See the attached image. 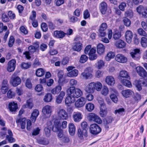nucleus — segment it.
<instances>
[{
	"label": "nucleus",
	"mask_w": 147,
	"mask_h": 147,
	"mask_svg": "<svg viewBox=\"0 0 147 147\" xmlns=\"http://www.w3.org/2000/svg\"><path fill=\"white\" fill-rule=\"evenodd\" d=\"M69 131L70 135H74L76 131V128L74 124L72 123H69Z\"/></svg>",
	"instance_id": "obj_41"
},
{
	"label": "nucleus",
	"mask_w": 147,
	"mask_h": 147,
	"mask_svg": "<svg viewBox=\"0 0 147 147\" xmlns=\"http://www.w3.org/2000/svg\"><path fill=\"white\" fill-rule=\"evenodd\" d=\"M74 40L75 42L74 45L73 47V49L77 52L80 51L82 48V38L80 36H76Z\"/></svg>",
	"instance_id": "obj_7"
},
{
	"label": "nucleus",
	"mask_w": 147,
	"mask_h": 147,
	"mask_svg": "<svg viewBox=\"0 0 147 147\" xmlns=\"http://www.w3.org/2000/svg\"><path fill=\"white\" fill-rule=\"evenodd\" d=\"M30 64L28 63L22 62L21 65V67L22 69H26L30 67Z\"/></svg>",
	"instance_id": "obj_62"
},
{
	"label": "nucleus",
	"mask_w": 147,
	"mask_h": 147,
	"mask_svg": "<svg viewBox=\"0 0 147 147\" xmlns=\"http://www.w3.org/2000/svg\"><path fill=\"white\" fill-rule=\"evenodd\" d=\"M26 86L30 89L32 88V85L31 83V79L30 78L27 79L25 83Z\"/></svg>",
	"instance_id": "obj_52"
},
{
	"label": "nucleus",
	"mask_w": 147,
	"mask_h": 147,
	"mask_svg": "<svg viewBox=\"0 0 147 147\" xmlns=\"http://www.w3.org/2000/svg\"><path fill=\"white\" fill-rule=\"evenodd\" d=\"M108 27L106 23L103 22L99 26L98 29V36L100 37H105L106 35V30Z\"/></svg>",
	"instance_id": "obj_13"
},
{
	"label": "nucleus",
	"mask_w": 147,
	"mask_h": 147,
	"mask_svg": "<svg viewBox=\"0 0 147 147\" xmlns=\"http://www.w3.org/2000/svg\"><path fill=\"white\" fill-rule=\"evenodd\" d=\"M115 60L121 63H125L127 61V59L124 55L121 54H118L115 57Z\"/></svg>",
	"instance_id": "obj_22"
},
{
	"label": "nucleus",
	"mask_w": 147,
	"mask_h": 147,
	"mask_svg": "<svg viewBox=\"0 0 147 147\" xmlns=\"http://www.w3.org/2000/svg\"><path fill=\"white\" fill-rule=\"evenodd\" d=\"M85 108L87 111L91 112L94 109V105L93 104L89 102L86 104Z\"/></svg>",
	"instance_id": "obj_44"
},
{
	"label": "nucleus",
	"mask_w": 147,
	"mask_h": 147,
	"mask_svg": "<svg viewBox=\"0 0 147 147\" xmlns=\"http://www.w3.org/2000/svg\"><path fill=\"white\" fill-rule=\"evenodd\" d=\"M102 87V84L99 82H91L86 87L85 90L88 93L92 94L95 90L98 91H100Z\"/></svg>",
	"instance_id": "obj_1"
},
{
	"label": "nucleus",
	"mask_w": 147,
	"mask_h": 147,
	"mask_svg": "<svg viewBox=\"0 0 147 147\" xmlns=\"http://www.w3.org/2000/svg\"><path fill=\"white\" fill-rule=\"evenodd\" d=\"M62 83H59V84L56 86L55 87L53 88L51 90V93L55 95L59 94L61 92L62 90Z\"/></svg>",
	"instance_id": "obj_25"
},
{
	"label": "nucleus",
	"mask_w": 147,
	"mask_h": 147,
	"mask_svg": "<svg viewBox=\"0 0 147 147\" xmlns=\"http://www.w3.org/2000/svg\"><path fill=\"white\" fill-rule=\"evenodd\" d=\"M88 59V57L85 55H81L80 62L81 63H84L87 61Z\"/></svg>",
	"instance_id": "obj_53"
},
{
	"label": "nucleus",
	"mask_w": 147,
	"mask_h": 147,
	"mask_svg": "<svg viewBox=\"0 0 147 147\" xmlns=\"http://www.w3.org/2000/svg\"><path fill=\"white\" fill-rule=\"evenodd\" d=\"M21 82L20 78L16 74H13L10 80V83L14 87H16L20 84Z\"/></svg>",
	"instance_id": "obj_9"
},
{
	"label": "nucleus",
	"mask_w": 147,
	"mask_h": 147,
	"mask_svg": "<svg viewBox=\"0 0 147 147\" xmlns=\"http://www.w3.org/2000/svg\"><path fill=\"white\" fill-rule=\"evenodd\" d=\"M45 73V69L42 68H39L36 71L35 74L38 77H41L44 75Z\"/></svg>",
	"instance_id": "obj_40"
},
{
	"label": "nucleus",
	"mask_w": 147,
	"mask_h": 147,
	"mask_svg": "<svg viewBox=\"0 0 147 147\" xmlns=\"http://www.w3.org/2000/svg\"><path fill=\"white\" fill-rule=\"evenodd\" d=\"M101 128L99 125L96 123L91 124L89 127L90 133L94 135H96L99 134L101 131Z\"/></svg>",
	"instance_id": "obj_8"
},
{
	"label": "nucleus",
	"mask_w": 147,
	"mask_h": 147,
	"mask_svg": "<svg viewBox=\"0 0 147 147\" xmlns=\"http://www.w3.org/2000/svg\"><path fill=\"white\" fill-rule=\"evenodd\" d=\"M136 87L139 91L142 89V86L147 87V81L145 80H136L135 81Z\"/></svg>",
	"instance_id": "obj_21"
},
{
	"label": "nucleus",
	"mask_w": 147,
	"mask_h": 147,
	"mask_svg": "<svg viewBox=\"0 0 147 147\" xmlns=\"http://www.w3.org/2000/svg\"><path fill=\"white\" fill-rule=\"evenodd\" d=\"M86 100L84 97H81L79 99L75 101V106L76 108L82 107L84 106L86 102Z\"/></svg>",
	"instance_id": "obj_18"
},
{
	"label": "nucleus",
	"mask_w": 147,
	"mask_h": 147,
	"mask_svg": "<svg viewBox=\"0 0 147 147\" xmlns=\"http://www.w3.org/2000/svg\"><path fill=\"white\" fill-rule=\"evenodd\" d=\"M141 99V96L138 93H136L132 96L130 100V103L132 105L137 104Z\"/></svg>",
	"instance_id": "obj_17"
},
{
	"label": "nucleus",
	"mask_w": 147,
	"mask_h": 147,
	"mask_svg": "<svg viewBox=\"0 0 147 147\" xmlns=\"http://www.w3.org/2000/svg\"><path fill=\"white\" fill-rule=\"evenodd\" d=\"M81 76L83 78L86 80L91 78L92 76V74L89 72H82L81 74Z\"/></svg>",
	"instance_id": "obj_45"
},
{
	"label": "nucleus",
	"mask_w": 147,
	"mask_h": 147,
	"mask_svg": "<svg viewBox=\"0 0 147 147\" xmlns=\"http://www.w3.org/2000/svg\"><path fill=\"white\" fill-rule=\"evenodd\" d=\"M88 117L89 120L93 121L99 124L102 123V120L97 115L93 113L88 114Z\"/></svg>",
	"instance_id": "obj_11"
},
{
	"label": "nucleus",
	"mask_w": 147,
	"mask_h": 147,
	"mask_svg": "<svg viewBox=\"0 0 147 147\" xmlns=\"http://www.w3.org/2000/svg\"><path fill=\"white\" fill-rule=\"evenodd\" d=\"M1 18L2 21L4 22H7L9 21L8 16L5 13H3L1 15Z\"/></svg>",
	"instance_id": "obj_51"
},
{
	"label": "nucleus",
	"mask_w": 147,
	"mask_h": 147,
	"mask_svg": "<svg viewBox=\"0 0 147 147\" xmlns=\"http://www.w3.org/2000/svg\"><path fill=\"white\" fill-rule=\"evenodd\" d=\"M78 71L76 69H74L69 72L67 74V76L70 77L77 76L78 74Z\"/></svg>",
	"instance_id": "obj_46"
},
{
	"label": "nucleus",
	"mask_w": 147,
	"mask_h": 147,
	"mask_svg": "<svg viewBox=\"0 0 147 147\" xmlns=\"http://www.w3.org/2000/svg\"><path fill=\"white\" fill-rule=\"evenodd\" d=\"M54 126L53 128V130L54 127L56 129L55 130H59L61 129V124L59 121H58L57 120H55L54 123Z\"/></svg>",
	"instance_id": "obj_47"
},
{
	"label": "nucleus",
	"mask_w": 147,
	"mask_h": 147,
	"mask_svg": "<svg viewBox=\"0 0 147 147\" xmlns=\"http://www.w3.org/2000/svg\"><path fill=\"white\" fill-rule=\"evenodd\" d=\"M8 108L10 112L13 114H15L18 109V105L17 102L15 101L10 102L8 105Z\"/></svg>",
	"instance_id": "obj_16"
},
{
	"label": "nucleus",
	"mask_w": 147,
	"mask_h": 147,
	"mask_svg": "<svg viewBox=\"0 0 147 147\" xmlns=\"http://www.w3.org/2000/svg\"><path fill=\"white\" fill-rule=\"evenodd\" d=\"M58 115L59 118L63 120L67 119L68 118L67 113L63 109H60L58 113Z\"/></svg>",
	"instance_id": "obj_27"
},
{
	"label": "nucleus",
	"mask_w": 147,
	"mask_h": 147,
	"mask_svg": "<svg viewBox=\"0 0 147 147\" xmlns=\"http://www.w3.org/2000/svg\"><path fill=\"white\" fill-rule=\"evenodd\" d=\"M96 50L95 48L92 47L91 45H87L84 50V53L86 55L88 54L89 59L92 61L96 59L97 57V55L96 54Z\"/></svg>",
	"instance_id": "obj_3"
},
{
	"label": "nucleus",
	"mask_w": 147,
	"mask_h": 147,
	"mask_svg": "<svg viewBox=\"0 0 147 147\" xmlns=\"http://www.w3.org/2000/svg\"><path fill=\"white\" fill-rule=\"evenodd\" d=\"M130 54L132 58L136 60H138L140 57V55L137 53H135L134 52H131Z\"/></svg>",
	"instance_id": "obj_58"
},
{
	"label": "nucleus",
	"mask_w": 147,
	"mask_h": 147,
	"mask_svg": "<svg viewBox=\"0 0 147 147\" xmlns=\"http://www.w3.org/2000/svg\"><path fill=\"white\" fill-rule=\"evenodd\" d=\"M138 33L140 35L147 37V34L142 28H139L137 30Z\"/></svg>",
	"instance_id": "obj_55"
},
{
	"label": "nucleus",
	"mask_w": 147,
	"mask_h": 147,
	"mask_svg": "<svg viewBox=\"0 0 147 147\" xmlns=\"http://www.w3.org/2000/svg\"><path fill=\"white\" fill-rule=\"evenodd\" d=\"M15 41V39L13 36L12 35L10 36L9 37L8 43V46L10 47H12Z\"/></svg>",
	"instance_id": "obj_48"
},
{
	"label": "nucleus",
	"mask_w": 147,
	"mask_h": 147,
	"mask_svg": "<svg viewBox=\"0 0 147 147\" xmlns=\"http://www.w3.org/2000/svg\"><path fill=\"white\" fill-rule=\"evenodd\" d=\"M39 114L38 111L36 109L34 110L31 114L30 119L33 122H35Z\"/></svg>",
	"instance_id": "obj_37"
},
{
	"label": "nucleus",
	"mask_w": 147,
	"mask_h": 147,
	"mask_svg": "<svg viewBox=\"0 0 147 147\" xmlns=\"http://www.w3.org/2000/svg\"><path fill=\"white\" fill-rule=\"evenodd\" d=\"M19 30L21 32L24 34L26 35L28 33V31L26 26H22L20 27Z\"/></svg>",
	"instance_id": "obj_56"
},
{
	"label": "nucleus",
	"mask_w": 147,
	"mask_h": 147,
	"mask_svg": "<svg viewBox=\"0 0 147 147\" xmlns=\"http://www.w3.org/2000/svg\"><path fill=\"white\" fill-rule=\"evenodd\" d=\"M54 35L56 38L62 39L65 36V33L61 30H56L54 31Z\"/></svg>",
	"instance_id": "obj_29"
},
{
	"label": "nucleus",
	"mask_w": 147,
	"mask_h": 147,
	"mask_svg": "<svg viewBox=\"0 0 147 147\" xmlns=\"http://www.w3.org/2000/svg\"><path fill=\"white\" fill-rule=\"evenodd\" d=\"M76 99L71 95L69 94L65 99V104L67 106L69 107L71 104L74 103Z\"/></svg>",
	"instance_id": "obj_28"
},
{
	"label": "nucleus",
	"mask_w": 147,
	"mask_h": 147,
	"mask_svg": "<svg viewBox=\"0 0 147 147\" xmlns=\"http://www.w3.org/2000/svg\"><path fill=\"white\" fill-rule=\"evenodd\" d=\"M74 121L76 122H79L82 119L83 115L79 112H74L72 116Z\"/></svg>",
	"instance_id": "obj_26"
},
{
	"label": "nucleus",
	"mask_w": 147,
	"mask_h": 147,
	"mask_svg": "<svg viewBox=\"0 0 147 147\" xmlns=\"http://www.w3.org/2000/svg\"><path fill=\"white\" fill-rule=\"evenodd\" d=\"M136 69L137 73L140 76L143 78L147 77V72L142 67H137Z\"/></svg>",
	"instance_id": "obj_24"
},
{
	"label": "nucleus",
	"mask_w": 147,
	"mask_h": 147,
	"mask_svg": "<svg viewBox=\"0 0 147 147\" xmlns=\"http://www.w3.org/2000/svg\"><path fill=\"white\" fill-rule=\"evenodd\" d=\"M133 92L131 90L129 89L125 90H122L121 93L123 96L126 98L130 97Z\"/></svg>",
	"instance_id": "obj_38"
},
{
	"label": "nucleus",
	"mask_w": 147,
	"mask_h": 147,
	"mask_svg": "<svg viewBox=\"0 0 147 147\" xmlns=\"http://www.w3.org/2000/svg\"><path fill=\"white\" fill-rule=\"evenodd\" d=\"M100 99L101 100L99 99L98 100V102L100 105L99 113L101 117H105L107 114V109L104 100L102 99Z\"/></svg>",
	"instance_id": "obj_6"
},
{
	"label": "nucleus",
	"mask_w": 147,
	"mask_h": 147,
	"mask_svg": "<svg viewBox=\"0 0 147 147\" xmlns=\"http://www.w3.org/2000/svg\"><path fill=\"white\" fill-rule=\"evenodd\" d=\"M81 128H79L78 130L77 134L78 136L82 139L83 138V136L86 137L88 136V125L86 122L83 121L81 123Z\"/></svg>",
	"instance_id": "obj_4"
},
{
	"label": "nucleus",
	"mask_w": 147,
	"mask_h": 147,
	"mask_svg": "<svg viewBox=\"0 0 147 147\" xmlns=\"http://www.w3.org/2000/svg\"><path fill=\"white\" fill-rule=\"evenodd\" d=\"M110 97L112 101L115 103H117L118 102V98L117 96L113 94H111Z\"/></svg>",
	"instance_id": "obj_64"
},
{
	"label": "nucleus",
	"mask_w": 147,
	"mask_h": 147,
	"mask_svg": "<svg viewBox=\"0 0 147 147\" xmlns=\"http://www.w3.org/2000/svg\"><path fill=\"white\" fill-rule=\"evenodd\" d=\"M43 90L42 86L40 84L37 85L35 88V90L36 92H41Z\"/></svg>",
	"instance_id": "obj_61"
},
{
	"label": "nucleus",
	"mask_w": 147,
	"mask_h": 147,
	"mask_svg": "<svg viewBox=\"0 0 147 147\" xmlns=\"http://www.w3.org/2000/svg\"><path fill=\"white\" fill-rule=\"evenodd\" d=\"M126 7V3L125 2H121L119 4L118 7L120 10L123 11L125 10V8Z\"/></svg>",
	"instance_id": "obj_57"
},
{
	"label": "nucleus",
	"mask_w": 147,
	"mask_h": 147,
	"mask_svg": "<svg viewBox=\"0 0 147 147\" xmlns=\"http://www.w3.org/2000/svg\"><path fill=\"white\" fill-rule=\"evenodd\" d=\"M65 95V92L63 91H61L58 95L56 96L55 102L58 104L61 103Z\"/></svg>",
	"instance_id": "obj_31"
},
{
	"label": "nucleus",
	"mask_w": 147,
	"mask_h": 147,
	"mask_svg": "<svg viewBox=\"0 0 147 147\" xmlns=\"http://www.w3.org/2000/svg\"><path fill=\"white\" fill-rule=\"evenodd\" d=\"M120 81L123 85L127 87L131 88L132 86L131 82L127 79H123Z\"/></svg>",
	"instance_id": "obj_42"
},
{
	"label": "nucleus",
	"mask_w": 147,
	"mask_h": 147,
	"mask_svg": "<svg viewBox=\"0 0 147 147\" xmlns=\"http://www.w3.org/2000/svg\"><path fill=\"white\" fill-rule=\"evenodd\" d=\"M16 122L18 125L20 126L21 128L22 129H25L26 123L27 129L28 131H30L31 129L32 123L31 121L29 119H27L25 117H20L16 119Z\"/></svg>",
	"instance_id": "obj_2"
},
{
	"label": "nucleus",
	"mask_w": 147,
	"mask_h": 147,
	"mask_svg": "<svg viewBox=\"0 0 147 147\" xmlns=\"http://www.w3.org/2000/svg\"><path fill=\"white\" fill-rule=\"evenodd\" d=\"M107 5L105 1L101 2L100 4L99 9L101 13L102 14L106 13L107 10Z\"/></svg>",
	"instance_id": "obj_30"
},
{
	"label": "nucleus",
	"mask_w": 147,
	"mask_h": 147,
	"mask_svg": "<svg viewBox=\"0 0 147 147\" xmlns=\"http://www.w3.org/2000/svg\"><path fill=\"white\" fill-rule=\"evenodd\" d=\"M36 13L34 10H32L31 14L30 16L29 19L31 21V24L32 26L34 28H36L38 25V21L36 19Z\"/></svg>",
	"instance_id": "obj_10"
},
{
	"label": "nucleus",
	"mask_w": 147,
	"mask_h": 147,
	"mask_svg": "<svg viewBox=\"0 0 147 147\" xmlns=\"http://www.w3.org/2000/svg\"><path fill=\"white\" fill-rule=\"evenodd\" d=\"M52 99V94L50 93H47L45 95L43 100L45 102H51Z\"/></svg>",
	"instance_id": "obj_43"
},
{
	"label": "nucleus",
	"mask_w": 147,
	"mask_h": 147,
	"mask_svg": "<svg viewBox=\"0 0 147 147\" xmlns=\"http://www.w3.org/2000/svg\"><path fill=\"white\" fill-rule=\"evenodd\" d=\"M7 131L9 135H6V138L10 143L15 142V140L13 137V134L11 131L10 129H8Z\"/></svg>",
	"instance_id": "obj_35"
},
{
	"label": "nucleus",
	"mask_w": 147,
	"mask_h": 147,
	"mask_svg": "<svg viewBox=\"0 0 147 147\" xmlns=\"http://www.w3.org/2000/svg\"><path fill=\"white\" fill-rule=\"evenodd\" d=\"M124 24L127 27L129 26L131 24L130 20L127 18H124L123 20Z\"/></svg>",
	"instance_id": "obj_63"
},
{
	"label": "nucleus",
	"mask_w": 147,
	"mask_h": 147,
	"mask_svg": "<svg viewBox=\"0 0 147 147\" xmlns=\"http://www.w3.org/2000/svg\"><path fill=\"white\" fill-rule=\"evenodd\" d=\"M96 48L97 52L98 55H102L104 53L105 47L102 44L100 43L98 44L96 46Z\"/></svg>",
	"instance_id": "obj_32"
},
{
	"label": "nucleus",
	"mask_w": 147,
	"mask_h": 147,
	"mask_svg": "<svg viewBox=\"0 0 147 147\" xmlns=\"http://www.w3.org/2000/svg\"><path fill=\"white\" fill-rule=\"evenodd\" d=\"M114 120L113 117L111 116H107L104 120V125L105 128L107 130L109 128V125L112 123Z\"/></svg>",
	"instance_id": "obj_20"
},
{
	"label": "nucleus",
	"mask_w": 147,
	"mask_h": 147,
	"mask_svg": "<svg viewBox=\"0 0 147 147\" xmlns=\"http://www.w3.org/2000/svg\"><path fill=\"white\" fill-rule=\"evenodd\" d=\"M43 116L45 118H49L51 114L52 110L51 106L47 105L44 107L42 109Z\"/></svg>",
	"instance_id": "obj_14"
},
{
	"label": "nucleus",
	"mask_w": 147,
	"mask_h": 147,
	"mask_svg": "<svg viewBox=\"0 0 147 147\" xmlns=\"http://www.w3.org/2000/svg\"><path fill=\"white\" fill-rule=\"evenodd\" d=\"M105 81L107 84L110 86H113L115 82L114 78L111 76H107L105 78Z\"/></svg>",
	"instance_id": "obj_33"
},
{
	"label": "nucleus",
	"mask_w": 147,
	"mask_h": 147,
	"mask_svg": "<svg viewBox=\"0 0 147 147\" xmlns=\"http://www.w3.org/2000/svg\"><path fill=\"white\" fill-rule=\"evenodd\" d=\"M90 14L87 9H86L83 12V18L84 19H86L90 18Z\"/></svg>",
	"instance_id": "obj_59"
},
{
	"label": "nucleus",
	"mask_w": 147,
	"mask_h": 147,
	"mask_svg": "<svg viewBox=\"0 0 147 147\" xmlns=\"http://www.w3.org/2000/svg\"><path fill=\"white\" fill-rule=\"evenodd\" d=\"M39 42H35L33 43L32 45H30L28 47V51L31 54H33L36 51H39Z\"/></svg>",
	"instance_id": "obj_15"
},
{
	"label": "nucleus",
	"mask_w": 147,
	"mask_h": 147,
	"mask_svg": "<svg viewBox=\"0 0 147 147\" xmlns=\"http://www.w3.org/2000/svg\"><path fill=\"white\" fill-rule=\"evenodd\" d=\"M109 90L108 88L106 86H104L101 91L102 94L105 96H107L109 93Z\"/></svg>",
	"instance_id": "obj_60"
},
{
	"label": "nucleus",
	"mask_w": 147,
	"mask_h": 147,
	"mask_svg": "<svg viewBox=\"0 0 147 147\" xmlns=\"http://www.w3.org/2000/svg\"><path fill=\"white\" fill-rule=\"evenodd\" d=\"M140 43L142 47L146 48L147 47V38L145 37H142L141 39Z\"/></svg>",
	"instance_id": "obj_49"
},
{
	"label": "nucleus",
	"mask_w": 147,
	"mask_h": 147,
	"mask_svg": "<svg viewBox=\"0 0 147 147\" xmlns=\"http://www.w3.org/2000/svg\"><path fill=\"white\" fill-rule=\"evenodd\" d=\"M16 61L12 59L9 61L7 64V70L9 72L13 71L16 67Z\"/></svg>",
	"instance_id": "obj_19"
},
{
	"label": "nucleus",
	"mask_w": 147,
	"mask_h": 147,
	"mask_svg": "<svg viewBox=\"0 0 147 147\" xmlns=\"http://www.w3.org/2000/svg\"><path fill=\"white\" fill-rule=\"evenodd\" d=\"M115 45L118 48L122 49L125 47L126 43L123 40L119 39L116 42Z\"/></svg>",
	"instance_id": "obj_36"
},
{
	"label": "nucleus",
	"mask_w": 147,
	"mask_h": 147,
	"mask_svg": "<svg viewBox=\"0 0 147 147\" xmlns=\"http://www.w3.org/2000/svg\"><path fill=\"white\" fill-rule=\"evenodd\" d=\"M137 11L140 15H142V17L147 18V7L140 5L136 8Z\"/></svg>",
	"instance_id": "obj_12"
},
{
	"label": "nucleus",
	"mask_w": 147,
	"mask_h": 147,
	"mask_svg": "<svg viewBox=\"0 0 147 147\" xmlns=\"http://www.w3.org/2000/svg\"><path fill=\"white\" fill-rule=\"evenodd\" d=\"M115 52L112 51H109L105 57V59L107 61H110L111 59H113L115 56Z\"/></svg>",
	"instance_id": "obj_39"
},
{
	"label": "nucleus",
	"mask_w": 147,
	"mask_h": 147,
	"mask_svg": "<svg viewBox=\"0 0 147 147\" xmlns=\"http://www.w3.org/2000/svg\"><path fill=\"white\" fill-rule=\"evenodd\" d=\"M7 96L9 98H13L15 96V93L11 89H10L7 92Z\"/></svg>",
	"instance_id": "obj_54"
},
{
	"label": "nucleus",
	"mask_w": 147,
	"mask_h": 147,
	"mask_svg": "<svg viewBox=\"0 0 147 147\" xmlns=\"http://www.w3.org/2000/svg\"><path fill=\"white\" fill-rule=\"evenodd\" d=\"M68 94L71 95L75 99L80 97L83 94L81 90L78 88H76L74 86L70 87L67 90Z\"/></svg>",
	"instance_id": "obj_5"
},
{
	"label": "nucleus",
	"mask_w": 147,
	"mask_h": 147,
	"mask_svg": "<svg viewBox=\"0 0 147 147\" xmlns=\"http://www.w3.org/2000/svg\"><path fill=\"white\" fill-rule=\"evenodd\" d=\"M124 36L127 42L129 44L130 43L133 36V34L132 31L130 30H127L125 32Z\"/></svg>",
	"instance_id": "obj_23"
},
{
	"label": "nucleus",
	"mask_w": 147,
	"mask_h": 147,
	"mask_svg": "<svg viewBox=\"0 0 147 147\" xmlns=\"http://www.w3.org/2000/svg\"><path fill=\"white\" fill-rule=\"evenodd\" d=\"M121 36V32L118 30L115 31L113 35V38L115 40L118 39Z\"/></svg>",
	"instance_id": "obj_50"
},
{
	"label": "nucleus",
	"mask_w": 147,
	"mask_h": 147,
	"mask_svg": "<svg viewBox=\"0 0 147 147\" xmlns=\"http://www.w3.org/2000/svg\"><path fill=\"white\" fill-rule=\"evenodd\" d=\"M118 78L120 80L130 78V76H129L127 71H125L122 70L120 72Z\"/></svg>",
	"instance_id": "obj_34"
}]
</instances>
